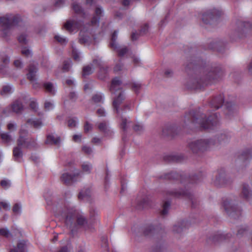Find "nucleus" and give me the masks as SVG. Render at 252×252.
I'll list each match as a JSON object with an SVG mask.
<instances>
[{
  "instance_id": "nucleus-1",
  "label": "nucleus",
  "mask_w": 252,
  "mask_h": 252,
  "mask_svg": "<svg viewBox=\"0 0 252 252\" xmlns=\"http://www.w3.org/2000/svg\"><path fill=\"white\" fill-rule=\"evenodd\" d=\"M223 75V71L220 65L208 66L202 74L190 78L186 86L189 89H201L219 81Z\"/></svg>"
},
{
  "instance_id": "nucleus-2",
  "label": "nucleus",
  "mask_w": 252,
  "mask_h": 252,
  "mask_svg": "<svg viewBox=\"0 0 252 252\" xmlns=\"http://www.w3.org/2000/svg\"><path fill=\"white\" fill-rule=\"evenodd\" d=\"M218 122L216 113L206 118V115L200 111V108H198L190 110L185 114L183 126L190 129L198 127L201 129H208L216 126Z\"/></svg>"
},
{
  "instance_id": "nucleus-3",
  "label": "nucleus",
  "mask_w": 252,
  "mask_h": 252,
  "mask_svg": "<svg viewBox=\"0 0 252 252\" xmlns=\"http://www.w3.org/2000/svg\"><path fill=\"white\" fill-rule=\"evenodd\" d=\"M65 217V225L69 228L71 233L73 234L80 228L87 229L88 220L86 217L74 211H68L62 214Z\"/></svg>"
},
{
  "instance_id": "nucleus-4",
  "label": "nucleus",
  "mask_w": 252,
  "mask_h": 252,
  "mask_svg": "<svg viewBox=\"0 0 252 252\" xmlns=\"http://www.w3.org/2000/svg\"><path fill=\"white\" fill-rule=\"evenodd\" d=\"M21 21V18L19 15L7 14L0 17V25L2 28L3 36H8L9 30L12 27L17 25Z\"/></svg>"
},
{
  "instance_id": "nucleus-5",
  "label": "nucleus",
  "mask_w": 252,
  "mask_h": 252,
  "mask_svg": "<svg viewBox=\"0 0 252 252\" xmlns=\"http://www.w3.org/2000/svg\"><path fill=\"white\" fill-rule=\"evenodd\" d=\"M216 144L214 139H200L190 142L188 147L192 153H198L207 151Z\"/></svg>"
},
{
  "instance_id": "nucleus-6",
  "label": "nucleus",
  "mask_w": 252,
  "mask_h": 252,
  "mask_svg": "<svg viewBox=\"0 0 252 252\" xmlns=\"http://www.w3.org/2000/svg\"><path fill=\"white\" fill-rule=\"evenodd\" d=\"M223 206L230 219L236 220L241 216L242 210L234 199H225L223 202Z\"/></svg>"
},
{
  "instance_id": "nucleus-7",
  "label": "nucleus",
  "mask_w": 252,
  "mask_h": 252,
  "mask_svg": "<svg viewBox=\"0 0 252 252\" xmlns=\"http://www.w3.org/2000/svg\"><path fill=\"white\" fill-rule=\"evenodd\" d=\"M252 33V24L249 22H240L238 23L237 29L232 32L230 38L233 41L243 38L248 34Z\"/></svg>"
},
{
  "instance_id": "nucleus-8",
  "label": "nucleus",
  "mask_w": 252,
  "mask_h": 252,
  "mask_svg": "<svg viewBox=\"0 0 252 252\" xmlns=\"http://www.w3.org/2000/svg\"><path fill=\"white\" fill-rule=\"evenodd\" d=\"M113 110L115 113L117 117L121 119V128L123 129L124 133H126L127 131V123H130L131 122L128 121L127 119L124 117L125 114L127 111L131 110V103L130 102H126V103H124L118 107H114Z\"/></svg>"
},
{
  "instance_id": "nucleus-9",
  "label": "nucleus",
  "mask_w": 252,
  "mask_h": 252,
  "mask_svg": "<svg viewBox=\"0 0 252 252\" xmlns=\"http://www.w3.org/2000/svg\"><path fill=\"white\" fill-rule=\"evenodd\" d=\"M166 194L168 197L173 198H178L183 197L188 198L191 201L192 208H195L198 204L197 198L191 192L187 190L173 189L167 191Z\"/></svg>"
},
{
  "instance_id": "nucleus-10",
  "label": "nucleus",
  "mask_w": 252,
  "mask_h": 252,
  "mask_svg": "<svg viewBox=\"0 0 252 252\" xmlns=\"http://www.w3.org/2000/svg\"><path fill=\"white\" fill-rule=\"evenodd\" d=\"M215 179L213 180L214 184L218 187L228 186L232 184L233 180L227 174L223 168L218 169L215 172Z\"/></svg>"
},
{
  "instance_id": "nucleus-11",
  "label": "nucleus",
  "mask_w": 252,
  "mask_h": 252,
  "mask_svg": "<svg viewBox=\"0 0 252 252\" xmlns=\"http://www.w3.org/2000/svg\"><path fill=\"white\" fill-rule=\"evenodd\" d=\"M221 15V12L216 9L207 11L202 15V20L206 25H215Z\"/></svg>"
},
{
  "instance_id": "nucleus-12",
  "label": "nucleus",
  "mask_w": 252,
  "mask_h": 252,
  "mask_svg": "<svg viewBox=\"0 0 252 252\" xmlns=\"http://www.w3.org/2000/svg\"><path fill=\"white\" fill-rule=\"evenodd\" d=\"M158 178L159 180H180L182 183L185 182V180L186 177L184 175L175 171H171L168 173H164L163 174L158 176Z\"/></svg>"
},
{
  "instance_id": "nucleus-13",
  "label": "nucleus",
  "mask_w": 252,
  "mask_h": 252,
  "mask_svg": "<svg viewBox=\"0 0 252 252\" xmlns=\"http://www.w3.org/2000/svg\"><path fill=\"white\" fill-rule=\"evenodd\" d=\"M202 61L198 58L193 56L188 58L186 64V69L190 70L199 67L202 64Z\"/></svg>"
},
{
  "instance_id": "nucleus-14",
  "label": "nucleus",
  "mask_w": 252,
  "mask_h": 252,
  "mask_svg": "<svg viewBox=\"0 0 252 252\" xmlns=\"http://www.w3.org/2000/svg\"><path fill=\"white\" fill-rule=\"evenodd\" d=\"M79 175V173L71 174L68 173H64L60 177V180L63 184L70 186L76 182L75 177Z\"/></svg>"
},
{
  "instance_id": "nucleus-15",
  "label": "nucleus",
  "mask_w": 252,
  "mask_h": 252,
  "mask_svg": "<svg viewBox=\"0 0 252 252\" xmlns=\"http://www.w3.org/2000/svg\"><path fill=\"white\" fill-rule=\"evenodd\" d=\"M83 25V21L82 20H76L75 19L67 20L64 24V28L69 32H72L75 29L81 28Z\"/></svg>"
},
{
  "instance_id": "nucleus-16",
  "label": "nucleus",
  "mask_w": 252,
  "mask_h": 252,
  "mask_svg": "<svg viewBox=\"0 0 252 252\" xmlns=\"http://www.w3.org/2000/svg\"><path fill=\"white\" fill-rule=\"evenodd\" d=\"M126 99V94L124 91L121 90L119 92L114 98L112 102V106L114 107H118V106L123 104L125 99Z\"/></svg>"
},
{
  "instance_id": "nucleus-17",
  "label": "nucleus",
  "mask_w": 252,
  "mask_h": 252,
  "mask_svg": "<svg viewBox=\"0 0 252 252\" xmlns=\"http://www.w3.org/2000/svg\"><path fill=\"white\" fill-rule=\"evenodd\" d=\"M28 73L27 74V78L31 81H34L36 80V73L38 71L37 64L31 63L28 67Z\"/></svg>"
},
{
  "instance_id": "nucleus-18",
  "label": "nucleus",
  "mask_w": 252,
  "mask_h": 252,
  "mask_svg": "<svg viewBox=\"0 0 252 252\" xmlns=\"http://www.w3.org/2000/svg\"><path fill=\"white\" fill-rule=\"evenodd\" d=\"M102 10L99 7H97L95 9L94 15L92 18L90 22L88 24L89 26L98 27L99 21L102 16Z\"/></svg>"
},
{
  "instance_id": "nucleus-19",
  "label": "nucleus",
  "mask_w": 252,
  "mask_h": 252,
  "mask_svg": "<svg viewBox=\"0 0 252 252\" xmlns=\"http://www.w3.org/2000/svg\"><path fill=\"white\" fill-rule=\"evenodd\" d=\"M189 223L187 220H182L178 222L173 226L172 231L174 233L180 234L184 229L189 226Z\"/></svg>"
},
{
  "instance_id": "nucleus-20",
  "label": "nucleus",
  "mask_w": 252,
  "mask_h": 252,
  "mask_svg": "<svg viewBox=\"0 0 252 252\" xmlns=\"http://www.w3.org/2000/svg\"><path fill=\"white\" fill-rule=\"evenodd\" d=\"M223 102V96L222 95L220 94L212 98L211 101L210 102V105L212 108H214L215 110H217L222 106Z\"/></svg>"
},
{
  "instance_id": "nucleus-21",
  "label": "nucleus",
  "mask_w": 252,
  "mask_h": 252,
  "mask_svg": "<svg viewBox=\"0 0 252 252\" xmlns=\"http://www.w3.org/2000/svg\"><path fill=\"white\" fill-rule=\"evenodd\" d=\"M252 158V148H248L244 150L239 157V159L244 163L246 166V162L249 161Z\"/></svg>"
},
{
  "instance_id": "nucleus-22",
  "label": "nucleus",
  "mask_w": 252,
  "mask_h": 252,
  "mask_svg": "<svg viewBox=\"0 0 252 252\" xmlns=\"http://www.w3.org/2000/svg\"><path fill=\"white\" fill-rule=\"evenodd\" d=\"M122 82V81L118 78L115 77L111 81V84L109 88V90L112 94H115L116 92H119L122 89L120 88Z\"/></svg>"
},
{
  "instance_id": "nucleus-23",
  "label": "nucleus",
  "mask_w": 252,
  "mask_h": 252,
  "mask_svg": "<svg viewBox=\"0 0 252 252\" xmlns=\"http://www.w3.org/2000/svg\"><path fill=\"white\" fill-rule=\"evenodd\" d=\"M98 128L100 131L103 132L107 136H111L113 133L109 126L108 123L106 121L99 123L98 125Z\"/></svg>"
},
{
  "instance_id": "nucleus-24",
  "label": "nucleus",
  "mask_w": 252,
  "mask_h": 252,
  "mask_svg": "<svg viewBox=\"0 0 252 252\" xmlns=\"http://www.w3.org/2000/svg\"><path fill=\"white\" fill-rule=\"evenodd\" d=\"M61 138L59 136H55L53 134H49L46 136V140L45 144L47 145H59Z\"/></svg>"
},
{
  "instance_id": "nucleus-25",
  "label": "nucleus",
  "mask_w": 252,
  "mask_h": 252,
  "mask_svg": "<svg viewBox=\"0 0 252 252\" xmlns=\"http://www.w3.org/2000/svg\"><path fill=\"white\" fill-rule=\"evenodd\" d=\"M109 67L106 65L101 66L99 68L97 76L99 79L104 80L108 76Z\"/></svg>"
},
{
  "instance_id": "nucleus-26",
  "label": "nucleus",
  "mask_w": 252,
  "mask_h": 252,
  "mask_svg": "<svg viewBox=\"0 0 252 252\" xmlns=\"http://www.w3.org/2000/svg\"><path fill=\"white\" fill-rule=\"evenodd\" d=\"M99 221L98 213L97 210L92 207L90 210V222L92 224H94Z\"/></svg>"
},
{
  "instance_id": "nucleus-27",
  "label": "nucleus",
  "mask_w": 252,
  "mask_h": 252,
  "mask_svg": "<svg viewBox=\"0 0 252 252\" xmlns=\"http://www.w3.org/2000/svg\"><path fill=\"white\" fill-rule=\"evenodd\" d=\"M241 196L245 199H249L252 196V191L248 184L242 185Z\"/></svg>"
},
{
  "instance_id": "nucleus-28",
  "label": "nucleus",
  "mask_w": 252,
  "mask_h": 252,
  "mask_svg": "<svg viewBox=\"0 0 252 252\" xmlns=\"http://www.w3.org/2000/svg\"><path fill=\"white\" fill-rule=\"evenodd\" d=\"M158 230L152 224H149L144 227L143 233L145 236H151L155 234Z\"/></svg>"
},
{
  "instance_id": "nucleus-29",
  "label": "nucleus",
  "mask_w": 252,
  "mask_h": 252,
  "mask_svg": "<svg viewBox=\"0 0 252 252\" xmlns=\"http://www.w3.org/2000/svg\"><path fill=\"white\" fill-rule=\"evenodd\" d=\"M211 139H216V144L214 145L215 146L219 144H224L227 142L230 137L226 134L221 133Z\"/></svg>"
},
{
  "instance_id": "nucleus-30",
  "label": "nucleus",
  "mask_w": 252,
  "mask_h": 252,
  "mask_svg": "<svg viewBox=\"0 0 252 252\" xmlns=\"http://www.w3.org/2000/svg\"><path fill=\"white\" fill-rule=\"evenodd\" d=\"M226 110L225 114L226 115L230 116L232 113L236 111L237 106L232 102H227L225 104Z\"/></svg>"
},
{
  "instance_id": "nucleus-31",
  "label": "nucleus",
  "mask_w": 252,
  "mask_h": 252,
  "mask_svg": "<svg viewBox=\"0 0 252 252\" xmlns=\"http://www.w3.org/2000/svg\"><path fill=\"white\" fill-rule=\"evenodd\" d=\"M149 204V198L145 196L141 199H138L137 200V204L136 206V209L138 210H142L147 206H148Z\"/></svg>"
},
{
  "instance_id": "nucleus-32",
  "label": "nucleus",
  "mask_w": 252,
  "mask_h": 252,
  "mask_svg": "<svg viewBox=\"0 0 252 252\" xmlns=\"http://www.w3.org/2000/svg\"><path fill=\"white\" fill-rule=\"evenodd\" d=\"M183 159V157L182 155H167L164 157V160L167 162H179Z\"/></svg>"
},
{
  "instance_id": "nucleus-33",
  "label": "nucleus",
  "mask_w": 252,
  "mask_h": 252,
  "mask_svg": "<svg viewBox=\"0 0 252 252\" xmlns=\"http://www.w3.org/2000/svg\"><path fill=\"white\" fill-rule=\"evenodd\" d=\"M13 112L20 113L23 109L22 102L20 99L15 100L11 105Z\"/></svg>"
},
{
  "instance_id": "nucleus-34",
  "label": "nucleus",
  "mask_w": 252,
  "mask_h": 252,
  "mask_svg": "<svg viewBox=\"0 0 252 252\" xmlns=\"http://www.w3.org/2000/svg\"><path fill=\"white\" fill-rule=\"evenodd\" d=\"M229 234H215L212 238V241L214 243L221 242L224 240H226L231 237Z\"/></svg>"
},
{
  "instance_id": "nucleus-35",
  "label": "nucleus",
  "mask_w": 252,
  "mask_h": 252,
  "mask_svg": "<svg viewBox=\"0 0 252 252\" xmlns=\"http://www.w3.org/2000/svg\"><path fill=\"white\" fill-rule=\"evenodd\" d=\"M153 252H166V247L163 241L158 242L152 248Z\"/></svg>"
},
{
  "instance_id": "nucleus-36",
  "label": "nucleus",
  "mask_w": 252,
  "mask_h": 252,
  "mask_svg": "<svg viewBox=\"0 0 252 252\" xmlns=\"http://www.w3.org/2000/svg\"><path fill=\"white\" fill-rule=\"evenodd\" d=\"M203 179V175L202 173H199L197 174H194L189 177L187 180L191 184H195L201 181Z\"/></svg>"
},
{
  "instance_id": "nucleus-37",
  "label": "nucleus",
  "mask_w": 252,
  "mask_h": 252,
  "mask_svg": "<svg viewBox=\"0 0 252 252\" xmlns=\"http://www.w3.org/2000/svg\"><path fill=\"white\" fill-rule=\"evenodd\" d=\"M13 155L15 160L19 161V159L23 157V152L20 147L16 146L13 150Z\"/></svg>"
},
{
  "instance_id": "nucleus-38",
  "label": "nucleus",
  "mask_w": 252,
  "mask_h": 252,
  "mask_svg": "<svg viewBox=\"0 0 252 252\" xmlns=\"http://www.w3.org/2000/svg\"><path fill=\"white\" fill-rule=\"evenodd\" d=\"M162 134L164 136L173 137L175 135L176 133L174 132V128L170 126H166L163 129Z\"/></svg>"
},
{
  "instance_id": "nucleus-39",
  "label": "nucleus",
  "mask_w": 252,
  "mask_h": 252,
  "mask_svg": "<svg viewBox=\"0 0 252 252\" xmlns=\"http://www.w3.org/2000/svg\"><path fill=\"white\" fill-rule=\"evenodd\" d=\"M43 87L45 91L52 95L55 94V90L53 83L51 82H45L43 84Z\"/></svg>"
},
{
  "instance_id": "nucleus-40",
  "label": "nucleus",
  "mask_w": 252,
  "mask_h": 252,
  "mask_svg": "<svg viewBox=\"0 0 252 252\" xmlns=\"http://www.w3.org/2000/svg\"><path fill=\"white\" fill-rule=\"evenodd\" d=\"M91 196V190L89 188L84 189L79 193L78 197L79 199H89Z\"/></svg>"
},
{
  "instance_id": "nucleus-41",
  "label": "nucleus",
  "mask_w": 252,
  "mask_h": 252,
  "mask_svg": "<svg viewBox=\"0 0 252 252\" xmlns=\"http://www.w3.org/2000/svg\"><path fill=\"white\" fill-rule=\"evenodd\" d=\"M211 48L216 49L219 52H222L224 50V44L220 40L216 41L213 42V46Z\"/></svg>"
},
{
  "instance_id": "nucleus-42",
  "label": "nucleus",
  "mask_w": 252,
  "mask_h": 252,
  "mask_svg": "<svg viewBox=\"0 0 252 252\" xmlns=\"http://www.w3.org/2000/svg\"><path fill=\"white\" fill-rule=\"evenodd\" d=\"M118 32L117 31H115L111 36L110 46L111 48L114 49H117L118 48V44L116 42V40L118 36Z\"/></svg>"
},
{
  "instance_id": "nucleus-43",
  "label": "nucleus",
  "mask_w": 252,
  "mask_h": 252,
  "mask_svg": "<svg viewBox=\"0 0 252 252\" xmlns=\"http://www.w3.org/2000/svg\"><path fill=\"white\" fill-rule=\"evenodd\" d=\"M103 94L100 93H97L93 95L92 99L94 103L103 102Z\"/></svg>"
},
{
  "instance_id": "nucleus-44",
  "label": "nucleus",
  "mask_w": 252,
  "mask_h": 252,
  "mask_svg": "<svg viewBox=\"0 0 252 252\" xmlns=\"http://www.w3.org/2000/svg\"><path fill=\"white\" fill-rule=\"evenodd\" d=\"M171 203L169 201H166L164 202L162 205V210L160 212V215L162 216H165L168 214V211L170 207Z\"/></svg>"
},
{
  "instance_id": "nucleus-45",
  "label": "nucleus",
  "mask_w": 252,
  "mask_h": 252,
  "mask_svg": "<svg viewBox=\"0 0 252 252\" xmlns=\"http://www.w3.org/2000/svg\"><path fill=\"white\" fill-rule=\"evenodd\" d=\"M27 123L33 126V127L35 128H40L42 125V122L39 120H32V119H29L27 121Z\"/></svg>"
},
{
  "instance_id": "nucleus-46",
  "label": "nucleus",
  "mask_w": 252,
  "mask_h": 252,
  "mask_svg": "<svg viewBox=\"0 0 252 252\" xmlns=\"http://www.w3.org/2000/svg\"><path fill=\"white\" fill-rule=\"evenodd\" d=\"M27 247V241L25 240L20 241L17 244V248L19 252H26Z\"/></svg>"
},
{
  "instance_id": "nucleus-47",
  "label": "nucleus",
  "mask_w": 252,
  "mask_h": 252,
  "mask_svg": "<svg viewBox=\"0 0 252 252\" xmlns=\"http://www.w3.org/2000/svg\"><path fill=\"white\" fill-rule=\"evenodd\" d=\"M94 70L91 66L88 65L85 66L83 68L82 76L85 77L86 76L89 75L93 73Z\"/></svg>"
},
{
  "instance_id": "nucleus-48",
  "label": "nucleus",
  "mask_w": 252,
  "mask_h": 252,
  "mask_svg": "<svg viewBox=\"0 0 252 252\" xmlns=\"http://www.w3.org/2000/svg\"><path fill=\"white\" fill-rule=\"evenodd\" d=\"M72 8L75 13L77 14H82L83 16H84L85 13L84 10L80 5L74 2L72 4Z\"/></svg>"
},
{
  "instance_id": "nucleus-49",
  "label": "nucleus",
  "mask_w": 252,
  "mask_h": 252,
  "mask_svg": "<svg viewBox=\"0 0 252 252\" xmlns=\"http://www.w3.org/2000/svg\"><path fill=\"white\" fill-rule=\"evenodd\" d=\"M12 88L9 85H4L2 87L0 91V94L2 95H7L12 93Z\"/></svg>"
},
{
  "instance_id": "nucleus-50",
  "label": "nucleus",
  "mask_w": 252,
  "mask_h": 252,
  "mask_svg": "<svg viewBox=\"0 0 252 252\" xmlns=\"http://www.w3.org/2000/svg\"><path fill=\"white\" fill-rule=\"evenodd\" d=\"M38 147V145L36 143L35 140L33 138H31L28 141L26 142V148H36Z\"/></svg>"
},
{
  "instance_id": "nucleus-51",
  "label": "nucleus",
  "mask_w": 252,
  "mask_h": 252,
  "mask_svg": "<svg viewBox=\"0 0 252 252\" xmlns=\"http://www.w3.org/2000/svg\"><path fill=\"white\" fill-rule=\"evenodd\" d=\"M0 137L4 143H8L12 140L11 136L8 133H1L0 134Z\"/></svg>"
},
{
  "instance_id": "nucleus-52",
  "label": "nucleus",
  "mask_w": 252,
  "mask_h": 252,
  "mask_svg": "<svg viewBox=\"0 0 252 252\" xmlns=\"http://www.w3.org/2000/svg\"><path fill=\"white\" fill-rule=\"evenodd\" d=\"M0 235L5 238H8L12 236V234L7 228H1L0 229Z\"/></svg>"
},
{
  "instance_id": "nucleus-53",
  "label": "nucleus",
  "mask_w": 252,
  "mask_h": 252,
  "mask_svg": "<svg viewBox=\"0 0 252 252\" xmlns=\"http://www.w3.org/2000/svg\"><path fill=\"white\" fill-rule=\"evenodd\" d=\"M82 169L84 172L90 173L92 168V165L88 163H84L82 164Z\"/></svg>"
},
{
  "instance_id": "nucleus-54",
  "label": "nucleus",
  "mask_w": 252,
  "mask_h": 252,
  "mask_svg": "<svg viewBox=\"0 0 252 252\" xmlns=\"http://www.w3.org/2000/svg\"><path fill=\"white\" fill-rule=\"evenodd\" d=\"M132 89L136 94L139 93V91L141 88V84L138 83H133L132 84Z\"/></svg>"
},
{
  "instance_id": "nucleus-55",
  "label": "nucleus",
  "mask_w": 252,
  "mask_h": 252,
  "mask_svg": "<svg viewBox=\"0 0 252 252\" xmlns=\"http://www.w3.org/2000/svg\"><path fill=\"white\" fill-rule=\"evenodd\" d=\"M18 40L21 44H27L28 43L27 35L25 33L21 34L18 37Z\"/></svg>"
},
{
  "instance_id": "nucleus-56",
  "label": "nucleus",
  "mask_w": 252,
  "mask_h": 252,
  "mask_svg": "<svg viewBox=\"0 0 252 252\" xmlns=\"http://www.w3.org/2000/svg\"><path fill=\"white\" fill-rule=\"evenodd\" d=\"M128 50V48L126 47H124L122 48L118 49L117 51L118 56L120 57H123L127 53Z\"/></svg>"
},
{
  "instance_id": "nucleus-57",
  "label": "nucleus",
  "mask_w": 252,
  "mask_h": 252,
  "mask_svg": "<svg viewBox=\"0 0 252 252\" xmlns=\"http://www.w3.org/2000/svg\"><path fill=\"white\" fill-rule=\"evenodd\" d=\"M26 142L27 141L25 140V139L23 138V137H20V138L17 140V147L22 148L23 146H24L26 147Z\"/></svg>"
},
{
  "instance_id": "nucleus-58",
  "label": "nucleus",
  "mask_w": 252,
  "mask_h": 252,
  "mask_svg": "<svg viewBox=\"0 0 252 252\" xmlns=\"http://www.w3.org/2000/svg\"><path fill=\"white\" fill-rule=\"evenodd\" d=\"M82 151L87 155H90L93 152V150L91 147L87 146H83L82 148Z\"/></svg>"
},
{
  "instance_id": "nucleus-59",
  "label": "nucleus",
  "mask_w": 252,
  "mask_h": 252,
  "mask_svg": "<svg viewBox=\"0 0 252 252\" xmlns=\"http://www.w3.org/2000/svg\"><path fill=\"white\" fill-rule=\"evenodd\" d=\"M69 99L73 102H75L78 98L77 94L74 92H71L68 95Z\"/></svg>"
},
{
  "instance_id": "nucleus-60",
  "label": "nucleus",
  "mask_w": 252,
  "mask_h": 252,
  "mask_svg": "<svg viewBox=\"0 0 252 252\" xmlns=\"http://www.w3.org/2000/svg\"><path fill=\"white\" fill-rule=\"evenodd\" d=\"M12 211L15 214H19L21 212V206L19 203H16L13 207Z\"/></svg>"
},
{
  "instance_id": "nucleus-61",
  "label": "nucleus",
  "mask_w": 252,
  "mask_h": 252,
  "mask_svg": "<svg viewBox=\"0 0 252 252\" xmlns=\"http://www.w3.org/2000/svg\"><path fill=\"white\" fill-rule=\"evenodd\" d=\"M70 67V62L68 61H65L63 62V71H68L69 70Z\"/></svg>"
},
{
  "instance_id": "nucleus-62",
  "label": "nucleus",
  "mask_w": 252,
  "mask_h": 252,
  "mask_svg": "<svg viewBox=\"0 0 252 252\" xmlns=\"http://www.w3.org/2000/svg\"><path fill=\"white\" fill-rule=\"evenodd\" d=\"M247 230L248 229L246 227H240L238 229L237 233H236V235L238 237H241Z\"/></svg>"
},
{
  "instance_id": "nucleus-63",
  "label": "nucleus",
  "mask_w": 252,
  "mask_h": 252,
  "mask_svg": "<svg viewBox=\"0 0 252 252\" xmlns=\"http://www.w3.org/2000/svg\"><path fill=\"white\" fill-rule=\"evenodd\" d=\"M21 53L24 56L29 57H31L32 55V52L28 49L24 48L21 51Z\"/></svg>"
},
{
  "instance_id": "nucleus-64",
  "label": "nucleus",
  "mask_w": 252,
  "mask_h": 252,
  "mask_svg": "<svg viewBox=\"0 0 252 252\" xmlns=\"http://www.w3.org/2000/svg\"><path fill=\"white\" fill-rule=\"evenodd\" d=\"M72 57L75 61H76V62L79 61V60H80L79 55L76 49H73L72 52Z\"/></svg>"
}]
</instances>
